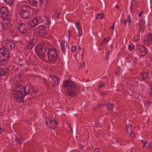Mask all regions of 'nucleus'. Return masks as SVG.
<instances>
[{"label":"nucleus","mask_w":152,"mask_h":152,"mask_svg":"<svg viewBox=\"0 0 152 152\" xmlns=\"http://www.w3.org/2000/svg\"><path fill=\"white\" fill-rule=\"evenodd\" d=\"M144 19H145V22L146 23H148L149 22V17L148 16L146 15L144 17Z\"/></svg>","instance_id":"58836bf2"},{"label":"nucleus","mask_w":152,"mask_h":152,"mask_svg":"<svg viewBox=\"0 0 152 152\" xmlns=\"http://www.w3.org/2000/svg\"><path fill=\"white\" fill-rule=\"evenodd\" d=\"M48 57L50 61L54 62L56 60L57 55H48Z\"/></svg>","instance_id":"393cba45"},{"label":"nucleus","mask_w":152,"mask_h":152,"mask_svg":"<svg viewBox=\"0 0 152 152\" xmlns=\"http://www.w3.org/2000/svg\"><path fill=\"white\" fill-rule=\"evenodd\" d=\"M101 15H98V14H97L96 15V18H97V19H98V18L99 17V16H100Z\"/></svg>","instance_id":"0e129e2a"},{"label":"nucleus","mask_w":152,"mask_h":152,"mask_svg":"<svg viewBox=\"0 0 152 152\" xmlns=\"http://www.w3.org/2000/svg\"><path fill=\"white\" fill-rule=\"evenodd\" d=\"M38 90L37 89L34 90H34L33 92V93H37L38 92Z\"/></svg>","instance_id":"052dcab7"},{"label":"nucleus","mask_w":152,"mask_h":152,"mask_svg":"<svg viewBox=\"0 0 152 152\" xmlns=\"http://www.w3.org/2000/svg\"><path fill=\"white\" fill-rule=\"evenodd\" d=\"M77 125H75L73 128V132L75 133L77 132Z\"/></svg>","instance_id":"c03bdc74"},{"label":"nucleus","mask_w":152,"mask_h":152,"mask_svg":"<svg viewBox=\"0 0 152 152\" xmlns=\"http://www.w3.org/2000/svg\"><path fill=\"white\" fill-rule=\"evenodd\" d=\"M83 146L81 145L80 147H79L78 148L80 150H82V149H83Z\"/></svg>","instance_id":"e2e57ef3"},{"label":"nucleus","mask_w":152,"mask_h":152,"mask_svg":"<svg viewBox=\"0 0 152 152\" xmlns=\"http://www.w3.org/2000/svg\"><path fill=\"white\" fill-rule=\"evenodd\" d=\"M21 11L20 12H26V11H33V9L31 8L29 6L27 5H24L23 6H21V7H20Z\"/></svg>","instance_id":"412c9836"},{"label":"nucleus","mask_w":152,"mask_h":152,"mask_svg":"<svg viewBox=\"0 0 152 152\" xmlns=\"http://www.w3.org/2000/svg\"><path fill=\"white\" fill-rule=\"evenodd\" d=\"M57 52L55 48L48 50V55H57Z\"/></svg>","instance_id":"b1692460"},{"label":"nucleus","mask_w":152,"mask_h":152,"mask_svg":"<svg viewBox=\"0 0 152 152\" xmlns=\"http://www.w3.org/2000/svg\"><path fill=\"white\" fill-rule=\"evenodd\" d=\"M43 48H44V50H45V52L47 50H48L50 49L49 48H47V47H45L44 45H43Z\"/></svg>","instance_id":"5fc2aeb1"},{"label":"nucleus","mask_w":152,"mask_h":152,"mask_svg":"<svg viewBox=\"0 0 152 152\" xmlns=\"http://www.w3.org/2000/svg\"><path fill=\"white\" fill-rule=\"evenodd\" d=\"M152 143L151 142H150L149 143V146H149L150 147H151L152 146Z\"/></svg>","instance_id":"69168bd1"},{"label":"nucleus","mask_w":152,"mask_h":152,"mask_svg":"<svg viewBox=\"0 0 152 152\" xmlns=\"http://www.w3.org/2000/svg\"><path fill=\"white\" fill-rule=\"evenodd\" d=\"M107 95V93H102V94H101V96H103V97L104 96Z\"/></svg>","instance_id":"864d4df0"},{"label":"nucleus","mask_w":152,"mask_h":152,"mask_svg":"<svg viewBox=\"0 0 152 152\" xmlns=\"http://www.w3.org/2000/svg\"><path fill=\"white\" fill-rule=\"evenodd\" d=\"M9 51L3 49H0V60L2 62L5 61L10 57Z\"/></svg>","instance_id":"20e7f679"},{"label":"nucleus","mask_w":152,"mask_h":152,"mask_svg":"<svg viewBox=\"0 0 152 152\" xmlns=\"http://www.w3.org/2000/svg\"><path fill=\"white\" fill-rule=\"evenodd\" d=\"M143 12H144L143 11H141L139 14V17H141L142 16V15Z\"/></svg>","instance_id":"13d9d810"},{"label":"nucleus","mask_w":152,"mask_h":152,"mask_svg":"<svg viewBox=\"0 0 152 152\" xmlns=\"http://www.w3.org/2000/svg\"><path fill=\"white\" fill-rule=\"evenodd\" d=\"M149 75L148 71H144L139 75L138 79L140 80H145L148 77Z\"/></svg>","instance_id":"ddd939ff"},{"label":"nucleus","mask_w":152,"mask_h":152,"mask_svg":"<svg viewBox=\"0 0 152 152\" xmlns=\"http://www.w3.org/2000/svg\"><path fill=\"white\" fill-rule=\"evenodd\" d=\"M14 0H4L6 3L8 4H12L14 1Z\"/></svg>","instance_id":"f704fd0d"},{"label":"nucleus","mask_w":152,"mask_h":152,"mask_svg":"<svg viewBox=\"0 0 152 152\" xmlns=\"http://www.w3.org/2000/svg\"><path fill=\"white\" fill-rule=\"evenodd\" d=\"M140 21H141V23L140 24H142V26L144 27V26L145 25V22L144 21H141V20H140Z\"/></svg>","instance_id":"3c124183"},{"label":"nucleus","mask_w":152,"mask_h":152,"mask_svg":"<svg viewBox=\"0 0 152 152\" xmlns=\"http://www.w3.org/2000/svg\"><path fill=\"white\" fill-rule=\"evenodd\" d=\"M98 106L101 107H103L104 106H106V105L104 104H100L98 105Z\"/></svg>","instance_id":"603ef678"},{"label":"nucleus","mask_w":152,"mask_h":152,"mask_svg":"<svg viewBox=\"0 0 152 152\" xmlns=\"http://www.w3.org/2000/svg\"><path fill=\"white\" fill-rule=\"evenodd\" d=\"M111 37H108L104 38L103 41L101 43V45H102L111 39Z\"/></svg>","instance_id":"7c9ffc66"},{"label":"nucleus","mask_w":152,"mask_h":152,"mask_svg":"<svg viewBox=\"0 0 152 152\" xmlns=\"http://www.w3.org/2000/svg\"><path fill=\"white\" fill-rule=\"evenodd\" d=\"M10 70L8 67L0 69V77L3 76L10 72Z\"/></svg>","instance_id":"aec40b11"},{"label":"nucleus","mask_w":152,"mask_h":152,"mask_svg":"<svg viewBox=\"0 0 152 152\" xmlns=\"http://www.w3.org/2000/svg\"><path fill=\"white\" fill-rule=\"evenodd\" d=\"M110 50H108V52H107L106 53V56L105 58L107 60H108L109 59V55L110 53Z\"/></svg>","instance_id":"37998d69"},{"label":"nucleus","mask_w":152,"mask_h":152,"mask_svg":"<svg viewBox=\"0 0 152 152\" xmlns=\"http://www.w3.org/2000/svg\"><path fill=\"white\" fill-rule=\"evenodd\" d=\"M114 105L113 104L111 103L110 104V103H108L106 105V106L107 107V108L109 110L112 109L114 107Z\"/></svg>","instance_id":"2f4dec72"},{"label":"nucleus","mask_w":152,"mask_h":152,"mask_svg":"<svg viewBox=\"0 0 152 152\" xmlns=\"http://www.w3.org/2000/svg\"><path fill=\"white\" fill-rule=\"evenodd\" d=\"M125 60H128L127 62H129L132 59V56H130V55H128L125 58Z\"/></svg>","instance_id":"473e14b6"},{"label":"nucleus","mask_w":152,"mask_h":152,"mask_svg":"<svg viewBox=\"0 0 152 152\" xmlns=\"http://www.w3.org/2000/svg\"><path fill=\"white\" fill-rule=\"evenodd\" d=\"M46 124L49 128L53 129H55L57 127L58 124L57 122L54 119L52 120H46Z\"/></svg>","instance_id":"9d476101"},{"label":"nucleus","mask_w":152,"mask_h":152,"mask_svg":"<svg viewBox=\"0 0 152 152\" xmlns=\"http://www.w3.org/2000/svg\"><path fill=\"white\" fill-rule=\"evenodd\" d=\"M100 83V84L98 86V87L99 88L103 87L105 86V83L104 82H101Z\"/></svg>","instance_id":"c9c22d12"},{"label":"nucleus","mask_w":152,"mask_h":152,"mask_svg":"<svg viewBox=\"0 0 152 152\" xmlns=\"http://www.w3.org/2000/svg\"><path fill=\"white\" fill-rule=\"evenodd\" d=\"M62 86L64 88L68 90H73L78 88V86L75 82L65 80L63 81Z\"/></svg>","instance_id":"7ed1b4c3"},{"label":"nucleus","mask_w":152,"mask_h":152,"mask_svg":"<svg viewBox=\"0 0 152 152\" xmlns=\"http://www.w3.org/2000/svg\"><path fill=\"white\" fill-rule=\"evenodd\" d=\"M2 46L5 50H12L15 47V41L8 39L4 40L1 43Z\"/></svg>","instance_id":"f03ea898"},{"label":"nucleus","mask_w":152,"mask_h":152,"mask_svg":"<svg viewBox=\"0 0 152 152\" xmlns=\"http://www.w3.org/2000/svg\"><path fill=\"white\" fill-rule=\"evenodd\" d=\"M59 79L58 77L54 75L50 76L48 78L49 83H51L53 86V87H54L55 86L58 84V80Z\"/></svg>","instance_id":"f8f14e48"},{"label":"nucleus","mask_w":152,"mask_h":152,"mask_svg":"<svg viewBox=\"0 0 152 152\" xmlns=\"http://www.w3.org/2000/svg\"><path fill=\"white\" fill-rule=\"evenodd\" d=\"M143 27L142 24H140L139 27L138 29V31L139 34H140L141 33H142L144 31Z\"/></svg>","instance_id":"c756f323"},{"label":"nucleus","mask_w":152,"mask_h":152,"mask_svg":"<svg viewBox=\"0 0 152 152\" xmlns=\"http://www.w3.org/2000/svg\"><path fill=\"white\" fill-rule=\"evenodd\" d=\"M40 23V19H38L37 18H35L32 20L28 22V24L31 27H34Z\"/></svg>","instance_id":"4468645a"},{"label":"nucleus","mask_w":152,"mask_h":152,"mask_svg":"<svg viewBox=\"0 0 152 152\" xmlns=\"http://www.w3.org/2000/svg\"><path fill=\"white\" fill-rule=\"evenodd\" d=\"M2 27V30H3L4 29H7L8 27H7V26H6L5 25H4V24H3L2 23H1Z\"/></svg>","instance_id":"a19ab883"},{"label":"nucleus","mask_w":152,"mask_h":152,"mask_svg":"<svg viewBox=\"0 0 152 152\" xmlns=\"http://www.w3.org/2000/svg\"><path fill=\"white\" fill-rule=\"evenodd\" d=\"M132 125L129 124L127 125L126 126V131L127 132L129 133L130 134V136L133 137L134 136V134L133 133V131H132Z\"/></svg>","instance_id":"4be33fe9"},{"label":"nucleus","mask_w":152,"mask_h":152,"mask_svg":"<svg viewBox=\"0 0 152 152\" xmlns=\"http://www.w3.org/2000/svg\"><path fill=\"white\" fill-rule=\"evenodd\" d=\"M32 11H26V12H20V15L23 18H28L31 15V12Z\"/></svg>","instance_id":"a211bd4d"},{"label":"nucleus","mask_w":152,"mask_h":152,"mask_svg":"<svg viewBox=\"0 0 152 152\" xmlns=\"http://www.w3.org/2000/svg\"><path fill=\"white\" fill-rule=\"evenodd\" d=\"M0 16L3 20H7L9 18V14L7 7H3L0 9Z\"/></svg>","instance_id":"0eeeda50"},{"label":"nucleus","mask_w":152,"mask_h":152,"mask_svg":"<svg viewBox=\"0 0 152 152\" xmlns=\"http://www.w3.org/2000/svg\"><path fill=\"white\" fill-rule=\"evenodd\" d=\"M142 142V144H143V147H145L146 144L147 143V142H146L145 141H144V140H142L141 141Z\"/></svg>","instance_id":"de8ad7c7"},{"label":"nucleus","mask_w":152,"mask_h":152,"mask_svg":"<svg viewBox=\"0 0 152 152\" xmlns=\"http://www.w3.org/2000/svg\"><path fill=\"white\" fill-rule=\"evenodd\" d=\"M76 47L75 46H73L71 48V51L72 52L76 50Z\"/></svg>","instance_id":"09e8293b"},{"label":"nucleus","mask_w":152,"mask_h":152,"mask_svg":"<svg viewBox=\"0 0 152 152\" xmlns=\"http://www.w3.org/2000/svg\"><path fill=\"white\" fill-rule=\"evenodd\" d=\"M24 86L21 84L17 85L14 88L13 91L15 93L13 94V95L17 102H24Z\"/></svg>","instance_id":"f257e3e1"},{"label":"nucleus","mask_w":152,"mask_h":152,"mask_svg":"<svg viewBox=\"0 0 152 152\" xmlns=\"http://www.w3.org/2000/svg\"><path fill=\"white\" fill-rule=\"evenodd\" d=\"M28 2L31 5L35 6L38 7V4L41 5L44 2V0H28Z\"/></svg>","instance_id":"f3484780"},{"label":"nucleus","mask_w":152,"mask_h":152,"mask_svg":"<svg viewBox=\"0 0 152 152\" xmlns=\"http://www.w3.org/2000/svg\"><path fill=\"white\" fill-rule=\"evenodd\" d=\"M24 97L28 94H31L33 93L34 90V87L28 84L24 86Z\"/></svg>","instance_id":"9b49d317"},{"label":"nucleus","mask_w":152,"mask_h":152,"mask_svg":"<svg viewBox=\"0 0 152 152\" xmlns=\"http://www.w3.org/2000/svg\"><path fill=\"white\" fill-rule=\"evenodd\" d=\"M124 24L126 25V23H127V20H125L124 22Z\"/></svg>","instance_id":"774afa93"},{"label":"nucleus","mask_w":152,"mask_h":152,"mask_svg":"<svg viewBox=\"0 0 152 152\" xmlns=\"http://www.w3.org/2000/svg\"><path fill=\"white\" fill-rule=\"evenodd\" d=\"M114 23L113 24V26H111V27L110 28V29H112L113 30H114Z\"/></svg>","instance_id":"680f3d73"},{"label":"nucleus","mask_w":152,"mask_h":152,"mask_svg":"<svg viewBox=\"0 0 152 152\" xmlns=\"http://www.w3.org/2000/svg\"><path fill=\"white\" fill-rule=\"evenodd\" d=\"M15 140L19 144H20L22 143V139L21 137L20 136H17L15 138Z\"/></svg>","instance_id":"a878e982"},{"label":"nucleus","mask_w":152,"mask_h":152,"mask_svg":"<svg viewBox=\"0 0 152 152\" xmlns=\"http://www.w3.org/2000/svg\"><path fill=\"white\" fill-rule=\"evenodd\" d=\"M35 42L34 39H32L28 43L27 45V48L28 49H31L32 48L34 45H35Z\"/></svg>","instance_id":"5701e85b"},{"label":"nucleus","mask_w":152,"mask_h":152,"mask_svg":"<svg viewBox=\"0 0 152 152\" xmlns=\"http://www.w3.org/2000/svg\"><path fill=\"white\" fill-rule=\"evenodd\" d=\"M65 41L64 40H63L61 42V50L63 52H64L65 50V45L64 43Z\"/></svg>","instance_id":"c85d7f7f"},{"label":"nucleus","mask_w":152,"mask_h":152,"mask_svg":"<svg viewBox=\"0 0 152 152\" xmlns=\"http://www.w3.org/2000/svg\"><path fill=\"white\" fill-rule=\"evenodd\" d=\"M128 48L129 50H132L134 49L135 46L132 43H131L129 45Z\"/></svg>","instance_id":"72a5a7b5"},{"label":"nucleus","mask_w":152,"mask_h":152,"mask_svg":"<svg viewBox=\"0 0 152 152\" xmlns=\"http://www.w3.org/2000/svg\"><path fill=\"white\" fill-rule=\"evenodd\" d=\"M94 152H99V148H96L94 150Z\"/></svg>","instance_id":"4d7b16f0"},{"label":"nucleus","mask_w":152,"mask_h":152,"mask_svg":"<svg viewBox=\"0 0 152 152\" xmlns=\"http://www.w3.org/2000/svg\"><path fill=\"white\" fill-rule=\"evenodd\" d=\"M144 42L145 44H148L149 45L152 44V33H149L147 34L145 37Z\"/></svg>","instance_id":"2eb2a0df"},{"label":"nucleus","mask_w":152,"mask_h":152,"mask_svg":"<svg viewBox=\"0 0 152 152\" xmlns=\"http://www.w3.org/2000/svg\"><path fill=\"white\" fill-rule=\"evenodd\" d=\"M43 47V45H39L35 49V50L37 55L39 57H42V58H45V50H44Z\"/></svg>","instance_id":"423d86ee"},{"label":"nucleus","mask_w":152,"mask_h":152,"mask_svg":"<svg viewBox=\"0 0 152 152\" xmlns=\"http://www.w3.org/2000/svg\"><path fill=\"white\" fill-rule=\"evenodd\" d=\"M126 20L127 21H128V23H128V25H129L130 23L132 22H131V17H130V15H129L128 16L127 19Z\"/></svg>","instance_id":"79ce46f5"},{"label":"nucleus","mask_w":152,"mask_h":152,"mask_svg":"<svg viewBox=\"0 0 152 152\" xmlns=\"http://www.w3.org/2000/svg\"><path fill=\"white\" fill-rule=\"evenodd\" d=\"M140 34H139H139L138 35H137L135 37H134V40L136 41H137L139 39V36H140Z\"/></svg>","instance_id":"a18cd8bd"},{"label":"nucleus","mask_w":152,"mask_h":152,"mask_svg":"<svg viewBox=\"0 0 152 152\" xmlns=\"http://www.w3.org/2000/svg\"><path fill=\"white\" fill-rule=\"evenodd\" d=\"M89 148L91 150H93V146H91L90 147V148Z\"/></svg>","instance_id":"338daca9"},{"label":"nucleus","mask_w":152,"mask_h":152,"mask_svg":"<svg viewBox=\"0 0 152 152\" xmlns=\"http://www.w3.org/2000/svg\"><path fill=\"white\" fill-rule=\"evenodd\" d=\"M46 26L44 25H40L36 28V31L39 37H42L46 34Z\"/></svg>","instance_id":"39448f33"},{"label":"nucleus","mask_w":152,"mask_h":152,"mask_svg":"<svg viewBox=\"0 0 152 152\" xmlns=\"http://www.w3.org/2000/svg\"><path fill=\"white\" fill-rule=\"evenodd\" d=\"M75 26L77 29L80 28V23L79 22H77L75 23Z\"/></svg>","instance_id":"49530a36"},{"label":"nucleus","mask_w":152,"mask_h":152,"mask_svg":"<svg viewBox=\"0 0 152 152\" xmlns=\"http://www.w3.org/2000/svg\"><path fill=\"white\" fill-rule=\"evenodd\" d=\"M134 63L133 64L135 63V64H139L140 63V62H138V61L137 59V58L136 57L135 58L134 60Z\"/></svg>","instance_id":"4c0bfd02"},{"label":"nucleus","mask_w":152,"mask_h":152,"mask_svg":"<svg viewBox=\"0 0 152 152\" xmlns=\"http://www.w3.org/2000/svg\"><path fill=\"white\" fill-rule=\"evenodd\" d=\"M151 104L150 101H146L145 104V105L149 107L150 105Z\"/></svg>","instance_id":"ea45409f"},{"label":"nucleus","mask_w":152,"mask_h":152,"mask_svg":"<svg viewBox=\"0 0 152 152\" xmlns=\"http://www.w3.org/2000/svg\"><path fill=\"white\" fill-rule=\"evenodd\" d=\"M69 60L66 56H64L63 59V64H65L66 65L68 64Z\"/></svg>","instance_id":"cd10ccee"},{"label":"nucleus","mask_w":152,"mask_h":152,"mask_svg":"<svg viewBox=\"0 0 152 152\" xmlns=\"http://www.w3.org/2000/svg\"><path fill=\"white\" fill-rule=\"evenodd\" d=\"M95 126L96 128H98L99 127L98 124H99V122L95 123Z\"/></svg>","instance_id":"6e6d98bb"},{"label":"nucleus","mask_w":152,"mask_h":152,"mask_svg":"<svg viewBox=\"0 0 152 152\" xmlns=\"http://www.w3.org/2000/svg\"><path fill=\"white\" fill-rule=\"evenodd\" d=\"M22 76L21 75H18L16 76L13 79V81L15 82L14 83L13 85L16 86L17 85H19V82L21 81Z\"/></svg>","instance_id":"6ab92c4d"},{"label":"nucleus","mask_w":152,"mask_h":152,"mask_svg":"<svg viewBox=\"0 0 152 152\" xmlns=\"http://www.w3.org/2000/svg\"><path fill=\"white\" fill-rule=\"evenodd\" d=\"M138 55L140 56H144L146 55L148 52V50L143 46H138L136 49Z\"/></svg>","instance_id":"1a4fd4ad"},{"label":"nucleus","mask_w":152,"mask_h":152,"mask_svg":"<svg viewBox=\"0 0 152 152\" xmlns=\"http://www.w3.org/2000/svg\"><path fill=\"white\" fill-rule=\"evenodd\" d=\"M78 31V37H80L82 33V29L81 28H79L77 29Z\"/></svg>","instance_id":"e433bc0d"},{"label":"nucleus","mask_w":152,"mask_h":152,"mask_svg":"<svg viewBox=\"0 0 152 152\" xmlns=\"http://www.w3.org/2000/svg\"><path fill=\"white\" fill-rule=\"evenodd\" d=\"M132 3H132V1H131V6H130V9L131 10V12L132 14H133V11L132 10V7H133L132 6Z\"/></svg>","instance_id":"8fccbe9b"},{"label":"nucleus","mask_w":152,"mask_h":152,"mask_svg":"<svg viewBox=\"0 0 152 152\" xmlns=\"http://www.w3.org/2000/svg\"><path fill=\"white\" fill-rule=\"evenodd\" d=\"M68 95L69 96H71L73 97L74 96H76L77 95L76 93L74 91H72L70 92H68L67 93Z\"/></svg>","instance_id":"bb28decb"},{"label":"nucleus","mask_w":152,"mask_h":152,"mask_svg":"<svg viewBox=\"0 0 152 152\" xmlns=\"http://www.w3.org/2000/svg\"><path fill=\"white\" fill-rule=\"evenodd\" d=\"M18 29L19 31L23 34L27 33L28 30L26 24L23 22L19 23Z\"/></svg>","instance_id":"6e6552de"},{"label":"nucleus","mask_w":152,"mask_h":152,"mask_svg":"<svg viewBox=\"0 0 152 152\" xmlns=\"http://www.w3.org/2000/svg\"><path fill=\"white\" fill-rule=\"evenodd\" d=\"M69 127H70V129L71 132L72 133H73V130L72 128V126H71V125L69 124Z\"/></svg>","instance_id":"bf43d9fd"},{"label":"nucleus","mask_w":152,"mask_h":152,"mask_svg":"<svg viewBox=\"0 0 152 152\" xmlns=\"http://www.w3.org/2000/svg\"><path fill=\"white\" fill-rule=\"evenodd\" d=\"M40 23L43 24L49 25L51 23V20L47 16H42L40 19Z\"/></svg>","instance_id":"dca6fc26"}]
</instances>
